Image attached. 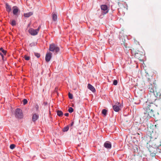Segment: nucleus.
Returning <instances> with one entry per match:
<instances>
[{"label":"nucleus","mask_w":161,"mask_h":161,"mask_svg":"<svg viewBox=\"0 0 161 161\" xmlns=\"http://www.w3.org/2000/svg\"><path fill=\"white\" fill-rule=\"evenodd\" d=\"M34 55H35V56H36L37 58H39L40 56V54L38 53H35Z\"/></svg>","instance_id":"nucleus-23"},{"label":"nucleus","mask_w":161,"mask_h":161,"mask_svg":"<svg viewBox=\"0 0 161 161\" xmlns=\"http://www.w3.org/2000/svg\"><path fill=\"white\" fill-rule=\"evenodd\" d=\"M33 14V13L32 12H30L27 13H25L24 14V16L25 17H29Z\"/></svg>","instance_id":"nucleus-12"},{"label":"nucleus","mask_w":161,"mask_h":161,"mask_svg":"<svg viewBox=\"0 0 161 161\" xmlns=\"http://www.w3.org/2000/svg\"><path fill=\"white\" fill-rule=\"evenodd\" d=\"M118 83V81L117 80H114L113 82V84L114 85H116Z\"/></svg>","instance_id":"nucleus-26"},{"label":"nucleus","mask_w":161,"mask_h":161,"mask_svg":"<svg viewBox=\"0 0 161 161\" xmlns=\"http://www.w3.org/2000/svg\"><path fill=\"white\" fill-rule=\"evenodd\" d=\"M73 124H74V122H73L71 123L70 125V126H73Z\"/></svg>","instance_id":"nucleus-30"},{"label":"nucleus","mask_w":161,"mask_h":161,"mask_svg":"<svg viewBox=\"0 0 161 161\" xmlns=\"http://www.w3.org/2000/svg\"><path fill=\"white\" fill-rule=\"evenodd\" d=\"M0 55L2 57H3V54L2 53H0Z\"/></svg>","instance_id":"nucleus-31"},{"label":"nucleus","mask_w":161,"mask_h":161,"mask_svg":"<svg viewBox=\"0 0 161 161\" xmlns=\"http://www.w3.org/2000/svg\"><path fill=\"white\" fill-rule=\"evenodd\" d=\"M15 147V145L14 144H12L10 146V148L11 149H14Z\"/></svg>","instance_id":"nucleus-22"},{"label":"nucleus","mask_w":161,"mask_h":161,"mask_svg":"<svg viewBox=\"0 0 161 161\" xmlns=\"http://www.w3.org/2000/svg\"><path fill=\"white\" fill-rule=\"evenodd\" d=\"M64 115L66 116H68L69 115V114L68 113H66L64 114Z\"/></svg>","instance_id":"nucleus-29"},{"label":"nucleus","mask_w":161,"mask_h":161,"mask_svg":"<svg viewBox=\"0 0 161 161\" xmlns=\"http://www.w3.org/2000/svg\"><path fill=\"white\" fill-rule=\"evenodd\" d=\"M74 111V109L71 107H69L68 109V111L70 113H72Z\"/></svg>","instance_id":"nucleus-20"},{"label":"nucleus","mask_w":161,"mask_h":161,"mask_svg":"<svg viewBox=\"0 0 161 161\" xmlns=\"http://www.w3.org/2000/svg\"><path fill=\"white\" fill-rule=\"evenodd\" d=\"M52 57V53H47L45 57L46 61L48 62L50 61Z\"/></svg>","instance_id":"nucleus-6"},{"label":"nucleus","mask_w":161,"mask_h":161,"mask_svg":"<svg viewBox=\"0 0 161 161\" xmlns=\"http://www.w3.org/2000/svg\"><path fill=\"white\" fill-rule=\"evenodd\" d=\"M24 58L26 60H29L30 59V57L27 56L26 55H25L24 57Z\"/></svg>","instance_id":"nucleus-21"},{"label":"nucleus","mask_w":161,"mask_h":161,"mask_svg":"<svg viewBox=\"0 0 161 161\" xmlns=\"http://www.w3.org/2000/svg\"><path fill=\"white\" fill-rule=\"evenodd\" d=\"M49 50L52 52H55V54H57L60 51V48L57 45L54 43L50 45Z\"/></svg>","instance_id":"nucleus-2"},{"label":"nucleus","mask_w":161,"mask_h":161,"mask_svg":"<svg viewBox=\"0 0 161 161\" xmlns=\"http://www.w3.org/2000/svg\"><path fill=\"white\" fill-rule=\"evenodd\" d=\"M15 117L18 119H21L23 118L22 111L19 108H17L15 110Z\"/></svg>","instance_id":"nucleus-3"},{"label":"nucleus","mask_w":161,"mask_h":161,"mask_svg":"<svg viewBox=\"0 0 161 161\" xmlns=\"http://www.w3.org/2000/svg\"><path fill=\"white\" fill-rule=\"evenodd\" d=\"M36 45L35 43L34 42H32L31 43H30L29 45V46L31 47H32L33 46H35Z\"/></svg>","instance_id":"nucleus-27"},{"label":"nucleus","mask_w":161,"mask_h":161,"mask_svg":"<svg viewBox=\"0 0 161 161\" xmlns=\"http://www.w3.org/2000/svg\"><path fill=\"white\" fill-rule=\"evenodd\" d=\"M69 129V126H67L64 127L63 129V131L64 132L67 131Z\"/></svg>","instance_id":"nucleus-18"},{"label":"nucleus","mask_w":161,"mask_h":161,"mask_svg":"<svg viewBox=\"0 0 161 161\" xmlns=\"http://www.w3.org/2000/svg\"><path fill=\"white\" fill-rule=\"evenodd\" d=\"M23 104L24 105H25L28 102L27 100L26 99H24L23 100Z\"/></svg>","instance_id":"nucleus-24"},{"label":"nucleus","mask_w":161,"mask_h":161,"mask_svg":"<svg viewBox=\"0 0 161 161\" xmlns=\"http://www.w3.org/2000/svg\"><path fill=\"white\" fill-rule=\"evenodd\" d=\"M13 14L15 15H17L18 14V13L19 11V10L18 8L16 6H14L13 7Z\"/></svg>","instance_id":"nucleus-8"},{"label":"nucleus","mask_w":161,"mask_h":161,"mask_svg":"<svg viewBox=\"0 0 161 161\" xmlns=\"http://www.w3.org/2000/svg\"><path fill=\"white\" fill-rule=\"evenodd\" d=\"M113 108L114 110L116 112H118L120 110L119 107L116 105H113Z\"/></svg>","instance_id":"nucleus-11"},{"label":"nucleus","mask_w":161,"mask_h":161,"mask_svg":"<svg viewBox=\"0 0 161 161\" xmlns=\"http://www.w3.org/2000/svg\"><path fill=\"white\" fill-rule=\"evenodd\" d=\"M153 105V104L152 103L150 104V105H148L147 108L146 107L145 108L146 112L144 113V114L147 117L148 116L149 118H151L154 115L153 111L151 108Z\"/></svg>","instance_id":"nucleus-1"},{"label":"nucleus","mask_w":161,"mask_h":161,"mask_svg":"<svg viewBox=\"0 0 161 161\" xmlns=\"http://www.w3.org/2000/svg\"><path fill=\"white\" fill-rule=\"evenodd\" d=\"M0 50L2 51L4 54L5 55L6 54V51L4 50L2 47H1L0 48Z\"/></svg>","instance_id":"nucleus-19"},{"label":"nucleus","mask_w":161,"mask_h":161,"mask_svg":"<svg viewBox=\"0 0 161 161\" xmlns=\"http://www.w3.org/2000/svg\"><path fill=\"white\" fill-rule=\"evenodd\" d=\"M52 19L54 21H56L57 20V16L56 14L54 13H53L52 14Z\"/></svg>","instance_id":"nucleus-14"},{"label":"nucleus","mask_w":161,"mask_h":161,"mask_svg":"<svg viewBox=\"0 0 161 161\" xmlns=\"http://www.w3.org/2000/svg\"><path fill=\"white\" fill-rule=\"evenodd\" d=\"M35 108L36 110L37 111L39 108V106L37 104H36L35 106Z\"/></svg>","instance_id":"nucleus-28"},{"label":"nucleus","mask_w":161,"mask_h":161,"mask_svg":"<svg viewBox=\"0 0 161 161\" xmlns=\"http://www.w3.org/2000/svg\"><path fill=\"white\" fill-rule=\"evenodd\" d=\"M38 116L35 114L33 115L32 118V121L33 122L35 121L38 119Z\"/></svg>","instance_id":"nucleus-13"},{"label":"nucleus","mask_w":161,"mask_h":161,"mask_svg":"<svg viewBox=\"0 0 161 161\" xmlns=\"http://www.w3.org/2000/svg\"><path fill=\"white\" fill-rule=\"evenodd\" d=\"M40 27V26H39L38 28L36 30L31 28L29 30V32L32 35H36L37 34Z\"/></svg>","instance_id":"nucleus-4"},{"label":"nucleus","mask_w":161,"mask_h":161,"mask_svg":"<svg viewBox=\"0 0 161 161\" xmlns=\"http://www.w3.org/2000/svg\"><path fill=\"white\" fill-rule=\"evenodd\" d=\"M101 8L102 10V13L103 14H105L108 12V8L106 5H101Z\"/></svg>","instance_id":"nucleus-5"},{"label":"nucleus","mask_w":161,"mask_h":161,"mask_svg":"<svg viewBox=\"0 0 161 161\" xmlns=\"http://www.w3.org/2000/svg\"><path fill=\"white\" fill-rule=\"evenodd\" d=\"M5 7L6 10L8 13H9L11 10V7L7 3L5 4Z\"/></svg>","instance_id":"nucleus-9"},{"label":"nucleus","mask_w":161,"mask_h":161,"mask_svg":"<svg viewBox=\"0 0 161 161\" xmlns=\"http://www.w3.org/2000/svg\"><path fill=\"white\" fill-rule=\"evenodd\" d=\"M57 113V115L60 117L62 116L63 114V112L61 110H58Z\"/></svg>","instance_id":"nucleus-16"},{"label":"nucleus","mask_w":161,"mask_h":161,"mask_svg":"<svg viewBox=\"0 0 161 161\" xmlns=\"http://www.w3.org/2000/svg\"><path fill=\"white\" fill-rule=\"evenodd\" d=\"M69 97L70 99H72L73 98V95L72 94L70 93H69L68 94Z\"/></svg>","instance_id":"nucleus-25"},{"label":"nucleus","mask_w":161,"mask_h":161,"mask_svg":"<svg viewBox=\"0 0 161 161\" xmlns=\"http://www.w3.org/2000/svg\"><path fill=\"white\" fill-rule=\"evenodd\" d=\"M104 146L105 148L110 149L111 147V144L109 142L107 141L104 143Z\"/></svg>","instance_id":"nucleus-7"},{"label":"nucleus","mask_w":161,"mask_h":161,"mask_svg":"<svg viewBox=\"0 0 161 161\" xmlns=\"http://www.w3.org/2000/svg\"><path fill=\"white\" fill-rule=\"evenodd\" d=\"M146 103L147 104V102H146Z\"/></svg>","instance_id":"nucleus-32"},{"label":"nucleus","mask_w":161,"mask_h":161,"mask_svg":"<svg viewBox=\"0 0 161 161\" xmlns=\"http://www.w3.org/2000/svg\"><path fill=\"white\" fill-rule=\"evenodd\" d=\"M11 22L10 23L13 26H15L16 25V22L14 20H11Z\"/></svg>","instance_id":"nucleus-15"},{"label":"nucleus","mask_w":161,"mask_h":161,"mask_svg":"<svg viewBox=\"0 0 161 161\" xmlns=\"http://www.w3.org/2000/svg\"><path fill=\"white\" fill-rule=\"evenodd\" d=\"M87 87L88 89L91 90L93 92H94L96 91V90L94 87L91 85L90 84H88L87 86Z\"/></svg>","instance_id":"nucleus-10"},{"label":"nucleus","mask_w":161,"mask_h":161,"mask_svg":"<svg viewBox=\"0 0 161 161\" xmlns=\"http://www.w3.org/2000/svg\"><path fill=\"white\" fill-rule=\"evenodd\" d=\"M102 114L104 116H106L107 114V110L106 109H103L102 110Z\"/></svg>","instance_id":"nucleus-17"}]
</instances>
